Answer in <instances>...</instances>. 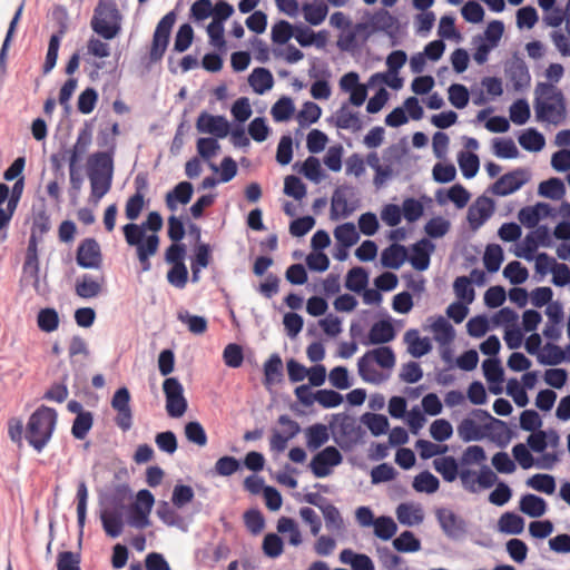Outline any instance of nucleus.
Segmentation results:
<instances>
[{"label":"nucleus","instance_id":"nucleus-26","mask_svg":"<svg viewBox=\"0 0 570 570\" xmlns=\"http://www.w3.org/2000/svg\"><path fill=\"white\" fill-rule=\"evenodd\" d=\"M304 20L312 26H320L328 13V7L323 0H314L302 6Z\"/></svg>","mask_w":570,"mask_h":570},{"label":"nucleus","instance_id":"nucleus-57","mask_svg":"<svg viewBox=\"0 0 570 570\" xmlns=\"http://www.w3.org/2000/svg\"><path fill=\"white\" fill-rule=\"evenodd\" d=\"M91 197L98 203L110 189L112 176L89 174Z\"/></svg>","mask_w":570,"mask_h":570},{"label":"nucleus","instance_id":"nucleus-51","mask_svg":"<svg viewBox=\"0 0 570 570\" xmlns=\"http://www.w3.org/2000/svg\"><path fill=\"white\" fill-rule=\"evenodd\" d=\"M566 355L563 350L552 343H547L538 353V361L546 365H556L564 360Z\"/></svg>","mask_w":570,"mask_h":570},{"label":"nucleus","instance_id":"nucleus-29","mask_svg":"<svg viewBox=\"0 0 570 570\" xmlns=\"http://www.w3.org/2000/svg\"><path fill=\"white\" fill-rule=\"evenodd\" d=\"M354 207L350 205L347 195L343 189H336L331 199L330 217L332 220H338L350 216Z\"/></svg>","mask_w":570,"mask_h":570},{"label":"nucleus","instance_id":"nucleus-43","mask_svg":"<svg viewBox=\"0 0 570 570\" xmlns=\"http://www.w3.org/2000/svg\"><path fill=\"white\" fill-rule=\"evenodd\" d=\"M538 194L553 200L561 199L566 194V187L561 179L550 178L539 184Z\"/></svg>","mask_w":570,"mask_h":570},{"label":"nucleus","instance_id":"nucleus-59","mask_svg":"<svg viewBox=\"0 0 570 570\" xmlns=\"http://www.w3.org/2000/svg\"><path fill=\"white\" fill-rule=\"evenodd\" d=\"M433 466L443 476L444 480L453 481L456 479L458 465L453 458H438L433 461Z\"/></svg>","mask_w":570,"mask_h":570},{"label":"nucleus","instance_id":"nucleus-42","mask_svg":"<svg viewBox=\"0 0 570 570\" xmlns=\"http://www.w3.org/2000/svg\"><path fill=\"white\" fill-rule=\"evenodd\" d=\"M528 488L544 494H553L556 491V480L550 474L538 473L527 479Z\"/></svg>","mask_w":570,"mask_h":570},{"label":"nucleus","instance_id":"nucleus-36","mask_svg":"<svg viewBox=\"0 0 570 570\" xmlns=\"http://www.w3.org/2000/svg\"><path fill=\"white\" fill-rule=\"evenodd\" d=\"M105 286L104 277L94 278L91 276H85L76 285V293L82 298H92L98 296Z\"/></svg>","mask_w":570,"mask_h":570},{"label":"nucleus","instance_id":"nucleus-60","mask_svg":"<svg viewBox=\"0 0 570 570\" xmlns=\"http://www.w3.org/2000/svg\"><path fill=\"white\" fill-rule=\"evenodd\" d=\"M549 441L556 443L558 441L557 434L553 432L548 433L544 431H539L530 434L527 440L530 449L538 453H541L547 449Z\"/></svg>","mask_w":570,"mask_h":570},{"label":"nucleus","instance_id":"nucleus-1","mask_svg":"<svg viewBox=\"0 0 570 570\" xmlns=\"http://www.w3.org/2000/svg\"><path fill=\"white\" fill-rule=\"evenodd\" d=\"M533 94V108L538 121L559 125L564 120V96L557 86L549 82H539Z\"/></svg>","mask_w":570,"mask_h":570},{"label":"nucleus","instance_id":"nucleus-6","mask_svg":"<svg viewBox=\"0 0 570 570\" xmlns=\"http://www.w3.org/2000/svg\"><path fill=\"white\" fill-rule=\"evenodd\" d=\"M155 504V497L149 490H139L129 510L128 523L137 529L150 525V513Z\"/></svg>","mask_w":570,"mask_h":570},{"label":"nucleus","instance_id":"nucleus-33","mask_svg":"<svg viewBox=\"0 0 570 570\" xmlns=\"http://www.w3.org/2000/svg\"><path fill=\"white\" fill-rule=\"evenodd\" d=\"M519 509L530 518H540L547 511V502L534 494H525L520 499Z\"/></svg>","mask_w":570,"mask_h":570},{"label":"nucleus","instance_id":"nucleus-25","mask_svg":"<svg viewBox=\"0 0 570 570\" xmlns=\"http://www.w3.org/2000/svg\"><path fill=\"white\" fill-rule=\"evenodd\" d=\"M193 185L188 181L179 183L166 195V205L171 212H176L179 205L189 203L193 196Z\"/></svg>","mask_w":570,"mask_h":570},{"label":"nucleus","instance_id":"nucleus-14","mask_svg":"<svg viewBox=\"0 0 570 570\" xmlns=\"http://www.w3.org/2000/svg\"><path fill=\"white\" fill-rule=\"evenodd\" d=\"M196 129L200 134H209L214 138H225L229 132V122L223 116L202 112L196 121Z\"/></svg>","mask_w":570,"mask_h":570},{"label":"nucleus","instance_id":"nucleus-28","mask_svg":"<svg viewBox=\"0 0 570 570\" xmlns=\"http://www.w3.org/2000/svg\"><path fill=\"white\" fill-rule=\"evenodd\" d=\"M404 342L406 343L407 352L414 357H421L432 348L430 338L420 336L416 330L407 331L404 334Z\"/></svg>","mask_w":570,"mask_h":570},{"label":"nucleus","instance_id":"nucleus-34","mask_svg":"<svg viewBox=\"0 0 570 570\" xmlns=\"http://www.w3.org/2000/svg\"><path fill=\"white\" fill-rule=\"evenodd\" d=\"M212 259V248L208 244L198 243L195 247V256L191 261L193 282L199 281L202 268H206Z\"/></svg>","mask_w":570,"mask_h":570},{"label":"nucleus","instance_id":"nucleus-35","mask_svg":"<svg viewBox=\"0 0 570 570\" xmlns=\"http://www.w3.org/2000/svg\"><path fill=\"white\" fill-rule=\"evenodd\" d=\"M395 336L394 327L390 321H380L372 325L368 332V343L384 344Z\"/></svg>","mask_w":570,"mask_h":570},{"label":"nucleus","instance_id":"nucleus-37","mask_svg":"<svg viewBox=\"0 0 570 570\" xmlns=\"http://www.w3.org/2000/svg\"><path fill=\"white\" fill-rule=\"evenodd\" d=\"M439 204H444L446 200L452 202L458 208H463L470 200L469 191L462 185H453L445 194L439 191L436 194Z\"/></svg>","mask_w":570,"mask_h":570},{"label":"nucleus","instance_id":"nucleus-20","mask_svg":"<svg viewBox=\"0 0 570 570\" xmlns=\"http://www.w3.org/2000/svg\"><path fill=\"white\" fill-rule=\"evenodd\" d=\"M444 533L451 539H459L465 533V523L453 511L441 509L436 513Z\"/></svg>","mask_w":570,"mask_h":570},{"label":"nucleus","instance_id":"nucleus-47","mask_svg":"<svg viewBox=\"0 0 570 570\" xmlns=\"http://www.w3.org/2000/svg\"><path fill=\"white\" fill-rule=\"evenodd\" d=\"M295 112L294 101L289 97H282L271 109L273 119L277 122L286 121L292 118Z\"/></svg>","mask_w":570,"mask_h":570},{"label":"nucleus","instance_id":"nucleus-11","mask_svg":"<svg viewBox=\"0 0 570 570\" xmlns=\"http://www.w3.org/2000/svg\"><path fill=\"white\" fill-rule=\"evenodd\" d=\"M176 21L174 12L167 13L157 24L154 33L153 46L150 50L151 60H158L163 57L167 45L171 28Z\"/></svg>","mask_w":570,"mask_h":570},{"label":"nucleus","instance_id":"nucleus-40","mask_svg":"<svg viewBox=\"0 0 570 570\" xmlns=\"http://www.w3.org/2000/svg\"><path fill=\"white\" fill-rule=\"evenodd\" d=\"M518 140L523 149L532 153L542 150L546 145L543 135L533 128L524 130Z\"/></svg>","mask_w":570,"mask_h":570},{"label":"nucleus","instance_id":"nucleus-10","mask_svg":"<svg viewBox=\"0 0 570 570\" xmlns=\"http://www.w3.org/2000/svg\"><path fill=\"white\" fill-rule=\"evenodd\" d=\"M176 21L174 12L167 13L157 24L154 33L153 46L150 50L151 60H158L163 57L167 45L171 28Z\"/></svg>","mask_w":570,"mask_h":570},{"label":"nucleus","instance_id":"nucleus-27","mask_svg":"<svg viewBox=\"0 0 570 570\" xmlns=\"http://www.w3.org/2000/svg\"><path fill=\"white\" fill-rule=\"evenodd\" d=\"M248 83L257 95H264L274 86V77L266 68H255L248 77Z\"/></svg>","mask_w":570,"mask_h":570},{"label":"nucleus","instance_id":"nucleus-32","mask_svg":"<svg viewBox=\"0 0 570 570\" xmlns=\"http://www.w3.org/2000/svg\"><path fill=\"white\" fill-rule=\"evenodd\" d=\"M88 165L91 175L112 176V157L108 153L92 154L88 159Z\"/></svg>","mask_w":570,"mask_h":570},{"label":"nucleus","instance_id":"nucleus-16","mask_svg":"<svg viewBox=\"0 0 570 570\" xmlns=\"http://www.w3.org/2000/svg\"><path fill=\"white\" fill-rule=\"evenodd\" d=\"M530 176L524 169H518L512 173L503 175L492 186V193L498 196H507L519 190L528 180Z\"/></svg>","mask_w":570,"mask_h":570},{"label":"nucleus","instance_id":"nucleus-58","mask_svg":"<svg viewBox=\"0 0 570 570\" xmlns=\"http://www.w3.org/2000/svg\"><path fill=\"white\" fill-rule=\"evenodd\" d=\"M550 39L562 57H570V28L566 27V30L561 28L553 29Z\"/></svg>","mask_w":570,"mask_h":570},{"label":"nucleus","instance_id":"nucleus-12","mask_svg":"<svg viewBox=\"0 0 570 570\" xmlns=\"http://www.w3.org/2000/svg\"><path fill=\"white\" fill-rule=\"evenodd\" d=\"M111 407L117 412V425L122 431L129 430L132 424V413L130 409V393L127 387H120L115 392L111 399Z\"/></svg>","mask_w":570,"mask_h":570},{"label":"nucleus","instance_id":"nucleus-46","mask_svg":"<svg viewBox=\"0 0 570 570\" xmlns=\"http://www.w3.org/2000/svg\"><path fill=\"white\" fill-rule=\"evenodd\" d=\"M177 318L187 326L188 331L195 335H202L207 330V320L203 316L193 315L188 311L181 309Z\"/></svg>","mask_w":570,"mask_h":570},{"label":"nucleus","instance_id":"nucleus-56","mask_svg":"<svg viewBox=\"0 0 570 570\" xmlns=\"http://www.w3.org/2000/svg\"><path fill=\"white\" fill-rule=\"evenodd\" d=\"M439 485L438 478L428 471L417 474L413 480L414 490L422 493H434L438 491Z\"/></svg>","mask_w":570,"mask_h":570},{"label":"nucleus","instance_id":"nucleus-41","mask_svg":"<svg viewBox=\"0 0 570 570\" xmlns=\"http://www.w3.org/2000/svg\"><path fill=\"white\" fill-rule=\"evenodd\" d=\"M361 421L374 436L385 434L390 426L387 417L383 414L365 413Z\"/></svg>","mask_w":570,"mask_h":570},{"label":"nucleus","instance_id":"nucleus-31","mask_svg":"<svg viewBox=\"0 0 570 570\" xmlns=\"http://www.w3.org/2000/svg\"><path fill=\"white\" fill-rule=\"evenodd\" d=\"M406 259V248L397 244L389 246L381 254V264L386 268L399 269Z\"/></svg>","mask_w":570,"mask_h":570},{"label":"nucleus","instance_id":"nucleus-63","mask_svg":"<svg viewBox=\"0 0 570 570\" xmlns=\"http://www.w3.org/2000/svg\"><path fill=\"white\" fill-rule=\"evenodd\" d=\"M393 547L400 552H416L421 549V542L412 532L404 531L393 540Z\"/></svg>","mask_w":570,"mask_h":570},{"label":"nucleus","instance_id":"nucleus-18","mask_svg":"<svg viewBox=\"0 0 570 570\" xmlns=\"http://www.w3.org/2000/svg\"><path fill=\"white\" fill-rule=\"evenodd\" d=\"M423 328L430 332L434 340L441 345L451 343L455 335L453 326L443 316L428 317Z\"/></svg>","mask_w":570,"mask_h":570},{"label":"nucleus","instance_id":"nucleus-2","mask_svg":"<svg viewBox=\"0 0 570 570\" xmlns=\"http://www.w3.org/2000/svg\"><path fill=\"white\" fill-rule=\"evenodd\" d=\"M57 423V413L49 407L38 409L28 420L26 440L37 451L50 441Z\"/></svg>","mask_w":570,"mask_h":570},{"label":"nucleus","instance_id":"nucleus-61","mask_svg":"<svg viewBox=\"0 0 570 570\" xmlns=\"http://www.w3.org/2000/svg\"><path fill=\"white\" fill-rule=\"evenodd\" d=\"M493 154L499 158H517L519 150L512 139L497 138L492 144Z\"/></svg>","mask_w":570,"mask_h":570},{"label":"nucleus","instance_id":"nucleus-23","mask_svg":"<svg viewBox=\"0 0 570 570\" xmlns=\"http://www.w3.org/2000/svg\"><path fill=\"white\" fill-rule=\"evenodd\" d=\"M294 38L302 47L315 46L317 48L325 47L328 39L326 31L322 30L315 32L305 26L295 27Z\"/></svg>","mask_w":570,"mask_h":570},{"label":"nucleus","instance_id":"nucleus-53","mask_svg":"<svg viewBox=\"0 0 570 570\" xmlns=\"http://www.w3.org/2000/svg\"><path fill=\"white\" fill-rule=\"evenodd\" d=\"M403 79L395 72L387 70L386 72H377L370 77L368 86L386 85L394 90L403 87Z\"/></svg>","mask_w":570,"mask_h":570},{"label":"nucleus","instance_id":"nucleus-44","mask_svg":"<svg viewBox=\"0 0 570 570\" xmlns=\"http://www.w3.org/2000/svg\"><path fill=\"white\" fill-rule=\"evenodd\" d=\"M334 237L342 247L348 248L358 240V233L353 223H345L334 229Z\"/></svg>","mask_w":570,"mask_h":570},{"label":"nucleus","instance_id":"nucleus-8","mask_svg":"<svg viewBox=\"0 0 570 570\" xmlns=\"http://www.w3.org/2000/svg\"><path fill=\"white\" fill-rule=\"evenodd\" d=\"M342 461L343 456L335 446H326L312 459L309 468L316 478H326Z\"/></svg>","mask_w":570,"mask_h":570},{"label":"nucleus","instance_id":"nucleus-21","mask_svg":"<svg viewBox=\"0 0 570 570\" xmlns=\"http://www.w3.org/2000/svg\"><path fill=\"white\" fill-rule=\"evenodd\" d=\"M100 259V248L95 239L89 238L80 244L77 254V262L80 266L96 268L99 266Z\"/></svg>","mask_w":570,"mask_h":570},{"label":"nucleus","instance_id":"nucleus-5","mask_svg":"<svg viewBox=\"0 0 570 570\" xmlns=\"http://www.w3.org/2000/svg\"><path fill=\"white\" fill-rule=\"evenodd\" d=\"M121 17L114 0H100L91 20L92 30L105 40H111L120 31Z\"/></svg>","mask_w":570,"mask_h":570},{"label":"nucleus","instance_id":"nucleus-30","mask_svg":"<svg viewBox=\"0 0 570 570\" xmlns=\"http://www.w3.org/2000/svg\"><path fill=\"white\" fill-rule=\"evenodd\" d=\"M340 561L343 564L350 566L352 570H375V564L368 556L357 553L351 549L341 551Z\"/></svg>","mask_w":570,"mask_h":570},{"label":"nucleus","instance_id":"nucleus-52","mask_svg":"<svg viewBox=\"0 0 570 570\" xmlns=\"http://www.w3.org/2000/svg\"><path fill=\"white\" fill-rule=\"evenodd\" d=\"M459 167L465 178H472L476 175L480 167L479 157L470 151H461L458 156Z\"/></svg>","mask_w":570,"mask_h":570},{"label":"nucleus","instance_id":"nucleus-17","mask_svg":"<svg viewBox=\"0 0 570 570\" xmlns=\"http://www.w3.org/2000/svg\"><path fill=\"white\" fill-rule=\"evenodd\" d=\"M494 202L487 197H478L468 210V222L472 229L480 228L494 213Z\"/></svg>","mask_w":570,"mask_h":570},{"label":"nucleus","instance_id":"nucleus-22","mask_svg":"<svg viewBox=\"0 0 570 570\" xmlns=\"http://www.w3.org/2000/svg\"><path fill=\"white\" fill-rule=\"evenodd\" d=\"M395 514L399 522L406 527L419 525L424 520V510L422 505L414 502L399 504Z\"/></svg>","mask_w":570,"mask_h":570},{"label":"nucleus","instance_id":"nucleus-62","mask_svg":"<svg viewBox=\"0 0 570 570\" xmlns=\"http://www.w3.org/2000/svg\"><path fill=\"white\" fill-rule=\"evenodd\" d=\"M510 119L515 125H524L530 118V106L527 100L518 99L509 109Z\"/></svg>","mask_w":570,"mask_h":570},{"label":"nucleus","instance_id":"nucleus-64","mask_svg":"<svg viewBox=\"0 0 570 570\" xmlns=\"http://www.w3.org/2000/svg\"><path fill=\"white\" fill-rule=\"evenodd\" d=\"M368 283V276L366 272L361 267L352 268L345 281V286L353 292H361L365 288Z\"/></svg>","mask_w":570,"mask_h":570},{"label":"nucleus","instance_id":"nucleus-45","mask_svg":"<svg viewBox=\"0 0 570 570\" xmlns=\"http://www.w3.org/2000/svg\"><path fill=\"white\" fill-rule=\"evenodd\" d=\"M322 116L321 107L313 102L306 101L296 115V120L301 127H307L318 121Z\"/></svg>","mask_w":570,"mask_h":570},{"label":"nucleus","instance_id":"nucleus-3","mask_svg":"<svg viewBox=\"0 0 570 570\" xmlns=\"http://www.w3.org/2000/svg\"><path fill=\"white\" fill-rule=\"evenodd\" d=\"M126 243L136 249L137 258L144 272L151 267L150 257L155 256L159 247V237L155 233L144 230V226L129 223L122 227Z\"/></svg>","mask_w":570,"mask_h":570},{"label":"nucleus","instance_id":"nucleus-49","mask_svg":"<svg viewBox=\"0 0 570 570\" xmlns=\"http://www.w3.org/2000/svg\"><path fill=\"white\" fill-rule=\"evenodd\" d=\"M328 430L323 424H315L306 430V444L311 450L321 448L328 441Z\"/></svg>","mask_w":570,"mask_h":570},{"label":"nucleus","instance_id":"nucleus-7","mask_svg":"<svg viewBox=\"0 0 570 570\" xmlns=\"http://www.w3.org/2000/svg\"><path fill=\"white\" fill-rule=\"evenodd\" d=\"M163 390L166 396V410L169 416L180 417L187 410V401L184 396V389L179 381L169 377L164 381Z\"/></svg>","mask_w":570,"mask_h":570},{"label":"nucleus","instance_id":"nucleus-55","mask_svg":"<svg viewBox=\"0 0 570 570\" xmlns=\"http://www.w3.org/2000/svg\"><path fill=\"white\" fill-rule=\"evenodd\" d=\"M470 94L465 86L453 83L448 88V99L456 109H463L469 104Z\"/></svg>","mask_w":570,"mask_h":570},{"label":"nucleus","instance_id":"nucleus-54","mask_svg":"<svg viewBox=\"0 0 570 570\" xmlns=\"http://www.w3.org/2000/svg\"><path fill=\"white\" fill-rule=\"evenodd\" d=\"M374 534L384 541L390 540L394 537L397 531V525L394 520L390 517H379L376 518L374 524Z\"/></svg>","mask_w":570,"mask_h":570},{"label":"nucleus","instance_id":"nucleus-39","mask_svg":"<svg viewBox=\"0 0 570 570\" xmlns=\"http://www.w3.org/2000/svg\"><path fill=\"white\" fill-rule=\"evenodd\" d=\"M524 529V520L512 512L503 513L498 520V530L505 534H520Z\"/></svg>","mask_w":570,"mask_h":570},{"label":"nucleus","instance_id":"nucleus-19","mask_svg":"<svg viewBox=\"0 0 570 570\" xmlns=\"http://www.w3.org/2000/svg\"><path fill=\"white\" fill-rule=\"evenodd\" d=\"M434 244L429 239H421L415 243L410 253H407V259L417 271H425L430 266V256L434 252Z\"/></svg>","mask_w":570,"mask_h":570},{"label":"nucleus","instance_id":"nucleus-4","mask_svg":"<svg viewBox=\"0 0 570 570\" xmlns=\"http://www.w3.org/2000/svg\"><path fill=\"white\" fill-rule=\"evenodd\" d=\"M375 365L382 370H392L395 365V355L387 346L377 347L366 352L358 361V374L368 383H380L385 376L377 371Z\"/></svg>","mask_w":570,"mask_h":570},{"label":"nucleus","instance_id":"nucleus-15","mask_svg":"<svg viewBox=\"0 0 570 570\" xmlns=\"http://www.w3.org/2000/svg\"><path fill=\"white\" fill-rule=\"evenodd\" d=\"M307 501L321 510L327 531L334 535H343L346 532V522L340 510L328 502L318 503L308 498Z\"/></svg>","mask_w":570,"mask_h":570},{"label":"nucleus","instance_id":"nucleus-48","mask_svg":"<svg viewBox=\"0 0 570 570\" xmlns=\"http://www.w3.org/2000/svg\"><path fill=\"white\" fill-rule=\"evenodd\" d=\"M277 531L287 535L289 544L297 547L302 543V533L294 520L283 517L277 522Z\"/></svg>","mask_w":570,"mask_h":570},{"label":"nucleus","instance_id":"nucleus-13","mask_svg":"<svg viewBox=\"0 0 570 570\" xmlns=\"http://www.w3.org/2000/svg\"><path fill=\"white\" fill-rule=\"evenodd\" d=\"M338 85L342 91L350 95L348 101L351 105L360 107L365 102L367 97V86L360 82L358 73L350 71L343 75Z\"/></svg>","mask_w":570,"mask_h":570},{"label":"nucleus","instance_id":"nucleus-50","mask_svg":"<svg viewBox=\"0 0 570 570\" xmlns=\"http://www.w3.org/2000/svg\"><path fill=\"white\" fill-rule=\"evenodd\" d=\"M510 79L517 90L523 89L530 85L531 76L523 61H515L511 65Z\"/></svg>","mask_w":570,"mask_h":570},{"label":"nucleus","instance_id":"nucleus-9","mask_svg":"<svg viewBox=\"0 0 570 570\" xmlns=\"http://www.w3.org/2000/svg\"><path fill=\"white\" fill-rule=\"evenodd\" d=\"M474 417L464 419L458 426V435L464 442L479 441L485 436V430L480 424L483 420H494L488 412L476 410L472 413Z\"/></svg>","mask_w":570,"mask_h":570},{"label":"nucleus","instance_id":"nucleus-24","mask_svg":"<svg viewBox=\"0 0 570 570\" xmlns=\"http://www.w3.org/2000/svg\"><path fill=\"white\" fill-rule=\"evenodd\" d=\"M549 215L550 206L546 203H538L533 206L522 208L518 214V219L525 227L532 228Z\"/></svg>","mask_w":570,"mask_h":570},{"label":"nucleus","instance_id":"nucleus-38","mask_svg":"<svg viewBox=\"0 0 570 570\" xmlns=\"http://www.w3.org/2000/svg\"><path fill=\"white\" fill-rule=\"evenodd\" d=\"M104 530L111 538H117L124 529L122 515L119 511L106 510L101 513Z\"/></svg>","mask_w":570,"mask_h":570}]
</instances>
